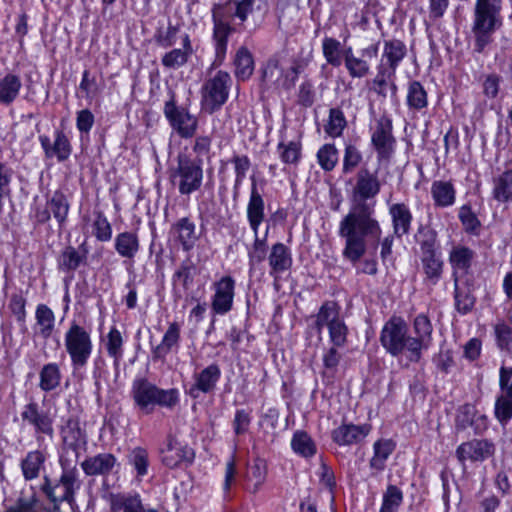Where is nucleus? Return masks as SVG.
Segmentation results:
<instances>
[{
  "instance_id": "nucleus-31",
  "label": "nucleus",
  "mask_w": 512,
  "mask_h": 512,
  "mask_svg": "<svg viewBox=\"0 0 512 512\" xmlns=\"http://www.w3.org/2000/svg\"><path fill=\"white\" fill-rule=\"evenodd\" d=\"M180 341V326L177 322L170 323L164 333L162 341L152 351L154 359L164 360L174 349L178 348Z\"/></svg>"
},
{
  "instance_id": "nucleus-55",
  "label": "nucleus",
  "mask_w": 512,
  "mask_h": 512,
  "mask_svg": "<svg viewBox=\"0 0 512 512\" xmlns=\"http://www.w3.org/2000/svg\"><path fill=\"white\" fill-rule=\"evenodd\" d=\"M93 234L98 241L108 242L112 238V226L102 212L95 213Z\"/></svg>"
},
{
  "instance_id": "nucleus-64",
  "label": "nucleus",
  "mask_w": 512,
  "mask_h": 512,
  "mask_svg": "<svg viewBox=\"0 0 512 512\" xmlns=\"http://www.w3.org/2000/svg\"><path fill=\"white\" fill-rule=\"evenodd\" d=\"M180 28L169 24L165 32H160L156 36V42L163 48L172 47L176 43V36L179 33Z\"/></svg>"
},
{
  "instance_id": "nucleus-44",
  "label": "nucleus",
  "mask_w": 512,
  "mask_h": 512,
  "mask_svg": "<svg viewBox=\"0 0 512 512\" xmlns=\"http://www.w3.org/2000/svg\"><path fill=\"white\" fill-rule=\"evenodd\" d=\"M261 78L262 82L265 83L266 85H275L277 87H282L284 76L278 57H271L266 62L262 71Z\"/></svg>"
},
{
  "instance_id": "nucleus-32",
  "label": "nucleus",
  "mask_w": 512,
  "mask_h": 512,
  "mask_svg": "<svg viewBox=\"0 0 512 512\" xmlns=\"http://www.w3.org/2000/svg\"><path fill=\"white\" fill-rule=\"evenodd\" d=\"M420 259L425 274V281L431 285H436L442 277L444 267L440 253L421 254Z\"/></svg>"
},
{
  "instance_id": "nucleus-49",
  "label": "nucleus",
  "mask_w": 512,
  "mask_h": 512,
  "mask_svg": "<svg viewBox=\"0 0 512 512\" xmlns=\"http://www.w3.org/2000/svg\"><path fill=\"white\" fill-rule=\"evenodd\" d=\"M277 149L281 161L285 164L297 165L301 159L302 146L299 141L280 142Z\"/></svg>"
},
{
  "instance_id": "nucleus-52",
  "label": "nucleus",
  "mask_w": 512,
  "mask_h": 512,
  "mask_svg": "<svg viewBox=\"0 0 512 512\" xmlns=\"http://www.w3.org/2000/svg\"><path fill=\"white\" fill-rule=\"evenodd\" d=\"M123 338L118 329L112 327L107 335L106 349L108 355L114 359L115 365H117L123 355Z\"/></svg>"
},
{
  "instance_id": "nucleus-6",
  "label": "nucleus",
  "mask_w": 512,
  "mask_h": 512,
  "mask_svg": "<svg viewBox=\"0 0 512 512\" xmlns=\"http://www.w3.org/2000/svg\"><path fill=\"white\" fill-rule=\"evenodd\" d=\"M324 327L328 328L330 341L335 347L345 345L348 328L340 318L338 306L333 301L323 303L316 315L315 328L320 333Z\"/></svg>"
},
{
  "instance_id": "nucleus-38",
  "label": "nucleus",
  "mask_w": 512,
  "mask_h": 512,
  "mask_svg": "<svg viewBox=\"0 0 512 512\" xmlns=\"http://www.w3.org/2000/svg\"><path fill=\"white\" fill-rule=\"evenodd\" d=\"M453 280L456 309L458 312L466 314L473 308L475 304V297L472 295L470 285L467 283L461 284L458 276H455V279Z\"/></svg>"
},
{
  "instance_id": "nucleus-10",
  "label": "nucleus",
  "mask_w": 512,
  "mask_h": 512,
  "mask_svg": "<svg viewBox=\"0 0 512 512\" xmlns=\"http://www.w3.org/2000/svg\"><path fill=\"white\" fill-rule=\"evenodd\" d=\"M392 121L387 116H381L371 135V142L377 153L378 161L390 160L394 153L396 139L392 134Z\"/></svg>"
},
{
  "instance_id": "nucleus-59",
  "label": "nucleus",
  "mask_w": 512,
  "mask_h": 512,
  "mask_svg": "<svg viewBox=\"0 0 512 512\" xmlns=\"http://www.w3.org/2000/svg\"><path fill=\"white\" fill-rule=\"evenodd\" d=\"M112 509L123 510V512H144V507L138 495L121 498L120 501L112 504Z\"/></svg>"
},
{
  "instance_id": "nucleus-50",
  "label": "nucleus",
  "mask_w": 512,
  "mask_h": 512,
  "mask_svg": "<svg viewBox=\"0 0 512 512\" xmlns=\"http://www.w3.org/2000/svg\"><path fill=\"white\" fill-rule=\"evenodd\" d=\"M317 161L320 167L326 171H332L338 163V150L334 144H324L317 152Z\"/></svg>"
},
{
  "instance_id": "nucleus-45",
  "label": "nucleus",
  "mask_w": 512,
  "mask_h": 512,
  "mask_svg": "<svg viewBox=\"0 0 512 512\" xmlns=\"http://www.w3.org/2000/svg\"><path fill=\"white\" fill-rule=\"evenodd\" d=\"M403 492L396 485H388L383 492L382 504L379 512H398L403 503Z\"/></svg>"
},
{
  "instance_id": "nucleus-34",
  "label": "nucleus",
  "mask_w": 512,
  "mask_h": 512,
  "mask_svg": "<svg viewBox=\"0 0 512 512\" xmlns=\"http://www.w3.org/2000/svg\"><path fill=\"white\" fill-rule=\"evenodd\" d=\"M22 81L19 75L8 73L0 79V104L8 106L19 96Z\"/></svg>"
},
{
  "instance_id": "nucleus-47",
  "label": "nucleus",
  "mask_w": 512,
  "mask_h": 512,
  "mask_svg": "<svg viewBox=\"0 0 512 512\" xmlns=\"http://www.w3.org/2000/svg\"><path fill=\"white\" fill-rule=\"evenodd\" d=\"M322 51L328 64L334 67L341 65L344 51H342L341 43L337 39L330 37L324 38Z\"/></svg>"
},
{
  "instance_id": "nucleus-18",
  "label": "nucleus",
  "mask_w": 512,
  "mask_h": 512,
  "mask_svg": "<svg viewBox=\"0 0 512 512\" xmlns=\"http://www.w3.org/2000/svg\"><path fill=\"white\" fill-rule=\"evenodd\" d=\"M62 439L67 449L74 453V464L77 462L80 450L86 446V436L79 426L78 420L69 418L62 427Z\"/></svg>"
},
{
  "instance_id": "nucleus-53",
  "label": "nucleus",
  "mask_w": 512,
  "mask_h": 512,
  "mask_svg": "<svg viewBox=\"0 0 512 512\" xmlns=\"http://www.w3.org/2000/svg\"><path fill=\"white\" fill-rule=\"evenodd\" d=\"M129 463L134 467L137 477L141 478L148 473V453L141 447L134 448L128 456Z\"/></svg>"
},
{
  "instance_id": "nucleus-26",
  "label": "nucleus",
  "mask_w": 512,
  "mask_h": 512,
  "mask_svg": "<svg viewBox=\"0 0 512 512\" xmlns=\"http://www.w3.org/2000/svg\"><path fill=\"white\" fill-rule=\"evenodd\" d=\"M221 371L218 365L211 364L204 368L195 378V384L190 389V395L197 397L196 391L209 393L214 390L220 379Z\"/></svg>"
},
{
  "instance_id": "nucleus-58",
  "label": "nucleus",
  "mask_w": 512,
  "mask_h": 512,
  "mask_svg": "<svg viewBox=\"0 0 512 512\" xmlns=\"http://www.w3.org/2000/svg\"><path fill=\"white\" fill-rule=\"evenodd\" d=\"M70 153L71 148L68 138L62 131H57L53 143V157H56L61 162L66 160Z\"/></svg>"
},
{
  "instance_id": "nucleus-9",
  "label": "nucleus",
  "mask_w": 512,
  "mask_h": 512,
  "mask_svg": "<svg viewBox=\"0 0 512 512\" xmlns=\"http://www.w3.org/2000/svg\"><path fill=\"white\" fill-rule=\"evenodd\" d=\"M163 112L171 128L181 138H192L195 135L198 128L197 117L191 114L188 109L177 106L174 94L165 102Z\"/></svg>"
},
{
  "instance_id": "nucleus-11",
  "label": "nucleus",
  "mask_w": 512,
  "mask_h": 512,
  "mask_svg": "<svg viewBox=\"0 0 512 512\" xmlns=\"http://www.w3.org/2000/svg\"><path fill=\"white\" fill-rule=\"evenodd\" d=\"M413 331L415 336H411L410 343V361L418 362L422 357V350L429 348L432 342L433 326L425 314H419L414 318Z\"/></svg>"
},
{
  "instance_id": "nucleus-48",
  "label": "nucleus",
  "mask_w": 512,
  "mask_h": 512,
  "mask_svg": "<svg viewBox=\"0 0 512 512\" xmlns=\"http://www.w3.org/2000/svg\"><path fill=\"white\" fill-rule=\"evenodd\" d=\"M417 241L421 254L437 253V232L429 226L421 225L418 229Z\"/></svg>"
},
{
  "instance_id": "nucleus-54",
  "label": "nucleus",
  "mask_w": 512,
  "mask_h": 512,
  "mask_svg": "<svg viewBox=\"0 0 512 512\" xmlns=\"http://www.w3.org/2000/svg\"><path fill=\"white\" fill-rule=\"evenodd\" d=\"M407 102L410 107L418 110L427 106V93L420 82L413 81L410 83Z\"/></svg>"
},
{
  "instance_id": "nucleus-8",
  "label": "nucleus",
  "mask_w": 512,
  "mask_h": 512,
  "mask_svg": "<svg viewBox=\"0 0 512 512\" xmlns=\"http://www.w3.org/2000/svg\"><path fill=\"white\" fill-rule=\"evenodd\" d=\"M411 336L408 334V327L405 321L400 317L391 318L381 331L380 341L382 346L392 356H399L404 352L408 353L410 360Z\"/></svg>"
},
{
  "instance_id": "nucleus-19",
  "label": "nucleus",
  "mask_w": 512,
  "mask_h": 512,
  "mask_svg": "<svg viewBox=\"0 0 512 512\" xmlns=\"http://www.w3.org/2000/svg\"><path fill=\"white\" fill-rule=\"evenodd\" d=\"M389 215L395 237L402 238L410 232L413 216L405 203L392 204L389 207Z\"/></svg>"
},
{
  "instance_id": "nucleus-35",
  "label": "nucleus",
  "mask_w": 512,
  "mask_h": 512,
  "mask_svg": "<svg viewBox=\"0 0 512 512\" xmlns=\"http://www.w3.org/2000/svg\"><path fill=\"white\" fill-rule=\"evenodd\" d=\"M196 270V265L190 258H186L180 263L179 267L172 276V281L175 286V296L181 297L180 291L176 288L177 284H180L184 291H187L190 288V286L193 284Z\"/></svg>"
},
{
  "instance_id": "nucleus-3",
  "label": "nucleus",
  "mask_w": 512,
  "mask_h": 512,
  "mask_svg": "<svg viewBox=\"0 0 512 512\" xmlns=\"http://www.w3.org/2000/svg\"><path fill=\"white\" fill-rule=\"evenodd\" d=\"M135 406L143 413L150 414L155 406L172 410L179 403L176 388L161 389L146 378H136L131 387Z\"/></svg>"
},
{
  "instance_id": "nucleus-12",
  "label": "nucleus",
  "mask_w": 512,
  "mask_h": 512,
  "mask_svg": "<svg viewBox=\"0 0 512 512\" xmlns=\"http://www.w3.org/2000/svg\"><path fill=\"white\" fill-rule=\"evenodd\" d=\"M22 420L33 426L37 441L40 443L44 437L53 438V418L50 413L41 410L37 403L31 402L24 407L21 413Z\"/></svg>"
},
{
  "instance_id": "nucleus-15",
  "label": "nucleus",
  "mask_w": 512,
  "mask_h": 512,
  "mask_svg": "<svg viewBox=\"0 0 512 512\" xmlns=\"http://www.w3.org/2000/svg\"><path fill=\"white\" fill-rule=\"evenodd\" d=\"M214 287L215 294L212 300V309L217 314H226L232 308L235 281L232 277L225 276L216 282Z\"/></svg>"
},
{
  "instance_id": "nucleus-43",
  "label": "nucleus",
  "mask_w": 512,
  "mask_h": 512,
  "mask_svg": "<svg viewBox=\"0 0 512 512\" xmlns=\"http://www.w3.org/2000/svg\"><path fill=\"white\" fill-rule=\"evenodd\" d=\"M373 448L374 455L370 460V467L381 471L385 468V462L394 451L395 445L391 440H378Z\"/></svg>"
},
{
  "instance_id": "nucleus-40",
  "label": "nucleus",
  "mask_w": 512,
  "mask_h": 512,
  "mask_svg": "<svg viewBox=\"0 0 512 512\" xmlns=\"http://www.w3.org/2000/svg\"><path fill=\"white\" fill-rule=\"evenodd\" d=\"M45 461L44 454L39 451H30L21 461V469L26 480H33L39 476Z\"/></svg>"
},
{
  "instance_id": "nucleus-60",
  "label": "nucleus",
  "mask_w": 512,
  "mask_h": 512,
  "mask_svg": "<svg viewBox=\"0 0 512 512\" xmlns=\"http://www.w3.org/2000/svg\"><path fill=\"white\" fill-rule=\"evenodd\" d=\"M495 415L501 423L507 422L512 417V399L505 395L499 397L495 404Z\"/></svg>"
},
{
  "instance_id": "nucleus-14",
  "label": "nucleus",
  "mask_w": 512,
  "mask_h": 512,
  "mask_svg": "<svg viewBox=\"0 0 512 512\" xmlns=\"http://www.w3.org/2000/svg\"><path fill=\"white\" fill-rule=\"evenodd\" d=\"M378 55V45L371 44L361 50V57H356L351 48L344 50L345 67L352 78H363L370 72L367 59H374Z\"/></svg>"
},
{
  "instance_id": "nucleus-30",
  "label": "nucleus",
  "mask_w": 512,
  "mask_h": 512,
  "mask_svg": "<svg viewBox=\"0 0 512 512\" xmlns=\"http://www.w3.org/2000/svg\"><path fill=\"white\" fill-rule=\"evenodd\" d=\"M405 55L406 46L401 40L392 39L385 41L380 64H384V67L396 71Z\"/></svg>"
},
{
  "instance_id": "nucleus-27",
  "label": "nucleus",
  "mask_w": 512,
  "mask_h": 512,
  "mask_svg": "<svg viewBox=\"0 0 512 512\" xmlns=\"http://www.w3.org/2000/svg\"><path fill=\"white\" fill-rule=\"evenodd\" d=\"M34 334L42 339H48L55 329V314L45 304H39L35 311Z\"/></svg>"
},
{
  "instance_id": "nucleus-56",
  "label": "nucleus",
  "mask_w": 512,
  "mask_h": 512,
  "mask_svg": "<svg viewBox=\"0 0 512 512\" xmlns=\"http://www.w3.org/2000/svg\"><path fill=\"white\" fill-rule=\"evenodd\" d=\"M362 153L354 144H346L343 155L342 171L344 174L351 173L362 161Z\"/></svg>"
},
{
  "instance_id": "nucleus-51",
  "label": "nucleus",
  "mask_w": 512,
  "mask_h": 512,
  "mask_svg": "<svg viewBox=\"0 0 512 512\" xmlns=\"http://www.w3.org/2000/svg\"><path fill=\"white\" fill-rule=\"evenodd\" d=\"M346 125L347 122L342 110L339 108H331L329 111V120L325 126V132L333 138L339 137Z\"/></svg>"
},
{
  "instance_id": "nucleus-28",
  "label": "nucleus",
  "mask_w": 512,
  "mask_h": 512,
  "mask_svg": "<svg viewBox=\"0 0 512 512\" xmlns=\"http://www.w3.org/2000/svg\"><path fill=\"white\" fill-rule=\"evenodd\" d=\"M500 9L494 5L476 2L473 28L482 31H494Z\"/></svg>"
},
{
  "instance_id": "nucleus-61",
  "label": "nucleus",
  "mask_w": 512,
  "mask_h": 512,
  "mask_svg": "<svg viewBox=\"0 0 512 512\" xmlns=\"http://www.w3.org/2000/svg\"><path fill=\"white\" fill-rule=\"evenodd\" d=\"M459 219L466 231L468 232H476V230L480 227V221L477 216L471 210L469 206H462L459 210Z\"/></svg>"
},
{
  "instance_id": "nucleus-23",
  "label": "nucleus",
  "mask_w": 512,
  "mask_h": 512,
  "mask_svg": "<svg viewBox=\"0 0 512 512\" xmlns=\"http://www.w3.org/2000/svg\"><path fill=\"white\" fill-rule=\"evenodd\" d=\"M87 248L81 245L78 249L73 246L64 248L58 258V268L64 273H71L77 270L86 261Z\"/></svg>"
},
{
  "instance_id": "nucleus-2",
  "label": "nucleus",
  "mask_w": 512,
  "mask_h": 512,
  "mask_svg": "<svg viewBox=\"0 0 512 512\" xmlns=\"http://www.w3.org/2000/svg\"><path fill=\"white\" fill-rule=\"evenodd\" d=\"M224 6L215 4L212 9L213 42L215 57L209 68V73L201 87V104L205 111L213 113L219 110L229 97L232 86L230 74L224 70H218L212 74V70L220 67L226 58L228 37L232 28L223 19Z\"/></svg>"
},
{
  "instance_id": "nucleus-16",
  "label": "nucleus",
  "mask_w": 512,
  "mask_h": 512,
  "mask_svg": "<svg viewBox=\"0 0 512 512\" xmlns=\"http://www.w3.org/2000/svg\"><path fill=\"white\" fill-rule=\"evenodd\" d=\"M118 467L117 458L111 453H99L87 457L81 463V468L87 476H107Z\"/></svg>"
},
{
  "instance_id": "nucleus-42",
  "label": "nucleus",
  "mask_w": 512,
  "mask_h": 512,
  "mask_svg": "<svg viewBox=\"0 0 512 512\" xmlns=\"http://www.w3.org/2000/svg\"><path fill=\"white\" fill-rule=\"evenodd\" d=\"M47 206L58 224L62 226L67 219L70 208L69 202L64 193L61 191H55L52 197L47 201Z\"/></svg>"
},
{
  "instance_id": "nucleus-63",
  "label": "nucleus",
  "mask_w": 512,
  "mask_h": 512,
  "mask_svg": "<svg viewBox=\"0 0 512 512\" xmlns=\"http://www.w3.org/2000/svg\"><path fill=\"white\" fill-rule=\"evenodd\" d=\"M475 416V408L470 404L462 405L456 416V426L460 429H465L467 426L473 424Z\"/></svg>"
},
{
  "instance_id": "nucleus-13",
  "label": "nucleus",
  "mask_w": 512,
  "mask_h": 512,
  "mask_svg": "<svg viewBox=\"0 0 512 512\" xmlns=\"http://www.w3.org/2000/svg\"><path fill=\"white\" fill-rule=\"evenodd\" d=\"M495 445L488 439H472L461 443L456 449V457L464 466L466 461L483 462L493 456Z\"/></svg>"
},
{
  "instance_id": "nucleus-37",
  "label": "nucleus",
  "mask_w": 512,
  "mask_h": 512,
  "mask_svg": "<svg viewBox=\"0 0 512 512\" xmlns=\"http://www.w3.org/2000/svg\"><path fill=\"white\" fill-rule=\"evenodd\" d=\"M62 379L60 366L51 362L43 365L39 371V388L44 392H50L59 387Z\"/></svg>"
},
{
  "instance_id": "nucleus-62",
  "label": "nucleus",
  "mask_w": 512,
  "mask_h": 512,
  "mask_svg": "<svg viewBox=\"0 0 512 512\" xmlns=\"http://www.w3.org/2000/svg\"><path fill=\"white\" fill-rule=\"evenodd\" d=\"M254 243L252 250L249 252V263L255 265L262 262L266 257V237L259 238L258 233L254 234Z\"/></svg>"
},
{
  "instance_id": "nucleus-7",
  "label": "nucleus",
  "mask_w": 512,
  "mask_h": 512,
  "mask_svg": "<svg viewBox=\"0 0 512 512\" xmlns=\"http://www.w3.org/2000/svg\"><path fill=\"white\" fill-rule=\"evenodd\" d=\"M60 463L63 473L59 482L53 486L49 478L45 477V482L42 486L43 492L54 504L64 501L71 502L74 498V486L77 481L76 466L71 465V460L63 456L60 459Z\"/></svg>"
},
{
  "instance_id": "nucleus-21",
  "label": "nucleus",
  "mask_w": 512,
  "mask_h": 512,
  "mask_svg": "<svg viewBox=\"0 0 512 512\" xmlns=\"http://www.w3.org/2000/svg\"><path fill=\"white\" fill-rule=\"evenodd\" d=\"M182 48H175L165 53L161 59L162 65L168 69H178L184 66L193 54V47L187 33L181 35Z\"/></svg>"
},
{
  "instance_id": "nucleus-29",
  "label": "nucleus",
  "mask_w": 512,
  "mask_h": 512,
  "mask_svg": "<svg viewBox=\"0 0 512 512\" xmlns=\"http://www.w3.org/2000/svg\"><path fill=\"white\" fill-rule=\"evenodd\" d=\"M114 248L122 258L133 259L140 250L138 234L133 231L119 233L115 237Z\"/></svg>"
},
{
  "instance_id": "nucleus-36",
  "label": "nucleus",
  "mask_w": 512,
  "mask_h": 512,
  "mask_svg": "<svg viewBox=\"0 0 512 512\" xmlns=\"http://www.w3.org/2000/svg\"><path fill=\"white\" fill-rule=\"evenodd\" d=\"M474 251L466 246H455L449 253V262L452 267V277L458 276V272H467L474 258Z\"/></svg>"
},
{
  "instance_id": "nucleus-24",
  "label": "nucleus",
  "mask_w": 512,
  "mask_h": 512,
  "mask_svg": "<svg viewBox=\"0 0 512 512\" xmlns=\"http://www.w3.org/2000/svg\"><path fill=\"white\" fill-rule=\"evenodd\" d=\"M171 232L185 251H190L198 239L195 223L188 217H183L173 224Z\"/></svg>"
},
{
  "instance_id": "nucleus-22",
  "label": "nucleus",
  "mask_w": 512,
  "mask_h": 512,
  "mask_svg": "<svg viewBox=\"0 0 512 512\" xmlns=\"http://www.w3.org/2000/svg\"><path fill=\"white\" fill-rule=\"evenodd\" d=\"M250 199L247 205V218L254 234H257L259 227L264 220V200L257 190L255 179L252 178Z\"/></svg>"
},
{
  "instance_id": "nucleus-20",
  "label": "nucleus",
  "mask_w": 512,
  "mask_h": 512,
  "mask_svg": "<svg viewBox=\"0 0 512 512\" xmlns=\"http://www.w3.org/2000/svg\"><path fill=\"white\" fill-rule=\"evenodd\" d=\"M369 432V425L343 424L333 430L332 438L339 445H352L362 441Z\"/></svg>"
},
{
  "instance_id": "nucleus-39",
  "label": "nucleus",
  "mask_w": 512,
  "mask_h": 512,
  "mask_svg": "<svg viewBox=\"0 0 512 512\" xmlns=\"http://www.w3.org/2000/svg\"><path fill=\"white\" fill-rule=\"evenodd\" d=\"M455 189L450 182L435 181L431 186V195L437 207H448L455 202Z\"/></svg>"
},
{
  "instance_id": "nucleus-17",
  "label": "nucleus",
  "mask_w": 512,
  "mask_h": 512,
  "mask_svg": "<svg viewBox=\"0 0 512 512\" xmlns=\"http://www.w3.org/2000/svg\"><path fill=\"white\" fill-rule=\"evenodd\" d=\"M194 455L193 449L169 438L166 447L162 450V462L169 468H175L182 463H191Z\"/></svg>"
},
{
  "instance_id": "nucleus-1",
  "label": "nucleus",
  "mask_w": 512,
  "mask_h": 512,
  "mask_svg": "<svg viewBox=\"0 0 512 512\" xmlns=\"http://www.w3.org/2000/svg\"><path fill=\"white\" fill-rule=\"evenodd\" d=\"M381 189L377 172L362 167L356 175L353 187V204L339 224V235L345 239L343 256L356 264L367 250L368 241L378 242L382 230L375 218V204L367 200L376 197Z\"/></svg>"
},
{
  "instance_id": "nucleus-46",
  "label": "nucleus",
  "mask_w": 512,
  "mask_h": 512,
  "mask_svg": "<svg viewBox=\"0 0 512 512\" xmlns=\"http://www.w3.org/2000/svg\"><path fill=\"white\" fill-rule=\"evenodd\" d=\"M291 446L295 453L302 457H312L316 453V446L312 438L304 431L294 433Z\"/></svg>"
},
{
  "instance_id": "nucleus-4",
  "label": "nucleus",
  "mask_w": 512,
  "mask_h": 512,
  "mask_svg": "<svg viewBox=\"0 0 512 512\" xmlns=\"http://www.w3.org/2000/svg\"><path fill=\"white\" fill-rule=\"evenodd\" d=\"M170 182L181 195L198 191L203 182L202 159H192L186 154L177 156V164L169 171Z\"/></svg>"
},
{
  "instance_id": "nucleus-5",
  "label": "nucleus",
  "mask_w": 512,
  "mask_h": 512,
  "mask_svg": "<svg viewBox=\"0 0 512 512\" xmlns=\"http://www.w3.org/2000/svg\"><path fill=\"white\" fill-rule=\"evenodd\" d=\"M64 346L74 370L85 367L91 357L93 344L90 332L73 321L64 335Z\"/></svg>"
},
{
  "instance_id": "nucleus-57",
  "label": "nucleus",
  "mask_w": 512,
  "mask_h": 512,
  "mask_svg": "<svg viewBox=\"0 0 512 512\" xmlns=\"http://www.w3.org/2000/svg\"><path fill=\"white\" fill-rule=\"evenodd\" d=\"M231 162L235 170L234 189L238 190L250 169L251 162L246 155H234Z\"/></svg>"
},
{
  "instance_id": "nucleus-41",
  "label": "nucleus",
  "mask_w": 512,
  "mask_h": 512,
  "mask_svg": "<svg viewBox=\"0 0 512 512\" xmlns=\"http://www.w3.org/2000/svg\"><path fill=\"white\" fill-rule=\"evenodd\" d=\"M493 197L498 202H508L512 199V169L506 170L494 178Z\"/></svg>"
},
{
  "instance_id": "nucleus-25",
  "label": "nucleus",
  "mask_w": 512,
  "mask_h": 512,
  "mask_svg": "<svg viewBox=\"0 0 512 512\" xmlns=\"http://www.w3.org/2000/svg\"><path fill=\"white\" fill-rule=\"evenodd\" d=\"M271 268L270 275L276 276L289 270L292 266V256L289 248L283 243H276L271 247L268 257Z\"/></svg>"
},
{
  "instance_id": "nucleus-33",
  "label": "nucleus",
  "mask_w": 512,
  "mask_h": 512,
  "mask_svg": "<svg viewBox=\"0 0 512 512\" xmlns=\"http://www.w3.org/2000/svg\"><path fill=\"white\" fill-rule=\"evenodd\" d=\"M234 74L238 81L248 80L254 71V59L247 47L241 46L235 53Z\"/></svg>"
}]
</instances>
